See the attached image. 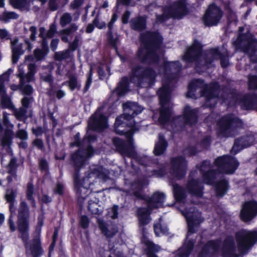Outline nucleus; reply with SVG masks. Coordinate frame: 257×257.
<instances>
[{
	"instance_id": "nucleus-1",
	"label": "nucleus",
	"mask_w": 257,
	"mask_h": 257,
	"mask_svg": "<svg viewBox=\"0 0 257 257\" xmlns=\"http://www.w3.org/2000/svg\"><path fill=\"white\" fill-rule=\"evenodd\" d=\"M125 112L116 117L114 129L115 133L120 136H124L126 141L117 137L114 138L112 142L116 151L122 156L135 159L137 153L135 151L133 142V135L139 131L134 119L135 116L141 113L143 108L137 103L126 102L123 104Z\"/></svg>"
},
{
	"instance_id": "nucleus-2",
	"label": "nucleus",
	"mask_w": 257,
	"mask_h": 257,
	"mask_svg": "<svg viewBox=\"0 0 257 257\" xmlns=\"http://www.w3.org/2000/svg\"><path fill=\"white\" fill-rule=\"evenodd\" d=\"M130 69L129 79L127 76H123L114 90L118 96H121L127 92L130 81L141 88L152 87L155 84L157 74L153 67L138 64L130 67Z\"/></svg>"
},
{
	"instance_id": "nucleus-3",
	"label": "nucleus",
	"mask_w": 257,
	"mask_h": 257,
	"mask_svg": "<svg viewBox=\"0 0 257 257\" xmlns=\"http://www.w3.org/2000/svg\"><path fill=\"white\" fill-rule=\"evenodd\" d=\"M140 41L143 44V48H139L136 53V58L143 64L158 65L161 61L159 52L164 38L158 30H148L140 35Z\"/></svg>"
},
{
	"instance_id": "nucleus-4",
	"label": "nucleus",
	"mask_w": 257,
	"mask_h": 257,
	"mask_svg": "<svg viewBox=\"0 0 257 257\" xmlns=\"http://www.w3.org/2000/svg\"><path fill=\"white\" fill-rule=\"evenodd\" d=\"M220 250L222 257H239L234 237L227 235L223 240L216 238L207 241L201 248L198 257H213Z\"/></svg>"
},
{
	"instance_id": "nucleus-5",
	"label": "nucleus",
	"mask_w": 257,
	"mask_h": 257,
	"mask_svg": "<svg viewBox=\"0 0 257 257\" xmlns=\"http://www.w3.org/2000/svg\"><path fill=\"white\" fill-rule=\"evenodd\" d=\"M71 157L75 168V172L73 175L74 189L78 200L79 201L80 200L84 201L85 199L86 196L82 195L81 187H83L85 188L84 186L85 181L86 179L88 180L90 177L89 174L86 178L83 177L82 179H80V169L85 165L87 160L85 151L84 149H79L71 155Z\"/></svg>"
},
{
	"instance_id": "nucleus-6",
	"label": "nucleus",
	"mask_w": 257,
	"mask_h": 257,
	"mask_svg": "<svg viewBox=\"0 0 257 257\" xmlns=\"http://www.w3.org/2000/svg\"><path fill=\"white\" fill-rule=\"evenodd\" d=\"M30 216V209L27 203L24 201H21L18 208L17 225L20 237L26 248H28L29 245Z\"/></svg>"
},
{
	"instance_id": "nucleus-7",
	"label": "nucleus",
	"mask_w": 257,
	"mask_h": 257,
	"mask_svg": "<svg viewBox=\"0 0 257 257\" xmlns=\"http://www.w3.org/2000/svg\"><path fill=\"white\" fill-rule=\"evenodd\" d=\"M237 47L249 57L252 63H257V39L250 33L240 34L236 41Z\"/></svg>"
},
{
	"instance_id": "nucleus-8",
	"label": "nucleus",
	"mask_w": 257,
	"mask_h": 257,
	"mask_svg": "<svg viewBox=\"0 0 257 257\" xmlns=\"http://www.w3.org/2000/svg\"><path fill=\"white\" fill-rule=\"evenodd\" d=\"M217 124L218 135L227 138L234 136L238 128L242 127L243 122L238 117L228 115L222 117Z\"/></svg>"
},
{
	"instance_id": "nucleus-9",
	"label": "nucleus",
	"mask_w": 257,
	"mask_h": 257,
	"mask_svg": "<svg viewBox=\"0 0 257 257\" xmlns=\"http://www.w3.org/2000/svg\"><path fill=\"white\" fill-rule=\"evenodd\" d=\"M133 195L138 200H145L149 208H160L164 205L165 195L163 193L156 192L151 196H146L142 186H138L133 192Z\"/></svg>"
},
{
	"instance_id": "nucleus-10",
	"label": "nucleus",
	"mask_w": 257,
	"mask_h": 257,
	"mask_svg": "<svg viewBox=\"0 0 257 257\" xmlns=\"http://www.w3.org/2000/svg\"><path fill=\"white\" fill-rule=\"evenodd\" d=\"M235 237L239 253L244 254L257 241V231L240 230L235 232Z\"/></svg>"
},
{
	"instance_id": "nucleus-11",
	"label": "nucleus",
	"mask_w": 257,
	"mask_h": 257,
	"mask_svg": "<svg viewBox=\"0 0 257 257\" xmlns=\"http://www.w3.org/2000/svg\"><path fill=\"white\" fill-rule=\"evenodd\" d=\"M223 16L221 8L214 3L210 4L202 18V21L205 27L216 26L220 22Z\"/></svg>"
},
{
	"instance_id": "nucleus-12",
	"label": "nucleus",
	"mask_w": 257,
	"mask_h": 257,
	"mask_svg": "<svg viewBox=\"0 0 257 257\" xmlns=\"http://www.w3.org/2000/svg\"><path fill=\"white\" fill-rule=\"evenodd\" d=\"M214 165L220 173L229 175L235 172L239 165V163L235 157L226 155L217 157L214 161Z\"/></svg>"
},
{
	"instance_id": "nucleus-13",
	"label": "nucleus",
	"mask_w": 257,
	"mask_h": 257,
	"mask_svg": "<svg viewBox=\"0 0 257 257\" xmlns=\"http://www.w3.org/2000/svg\"><path fill=\"white\" fill-rule=\"evenodd\" d=\"M203 48L201 43L194 39L192 45L187 49L183 57V60L188 63L195 62V67H200Z\"/></svg>"
},
{
	"instance_id": "nucleus-14",
	"label": "nucleus",
	"mask_w": 257,
	"mask_h": 257,
	"mask_svg": "<svg viewBox=\"0 0 257 257\" xmlns=\"http://www.w3.org/2000/svg\"><path fill=\"white\" fill-rule=\"evenodd\" d=\"M171 174L178 180L183 179L187 173V162L182 156L172 157L170 160Z\"/></svg>"
},
{
	"instance_id": "nucleus-15",
	"label": "nucleus",
	"mask_w": 257,
	"mask_h": 257,
	"mask_svg": "<svg viewBox=\"0 0 257 257\" xmlns=\"http://www.w3.org/2000/svg\"><path fill=\"white\" fill-rule=\"evenodd\" d=\"M108 117L103 113L92 114L88 121V129L96 133L103 132L108 127Z\"/></svg>"
},
{
	"instance_id": "nucleus-16",
	"label": "nucleus",
	"mask_w": 257,
	"mask_h": 257,
	"mask_svg": "<svg viewBox=\"0 0 257 257\" xmlns=\"http://www.w3.org/2000/svg\"><path fill=\"white\" fill-rule=\"evenodd\" d=\"M167 8L174 19H182L188 13L186 0L176 1Z\"/></svg>"
},
{
	"instance_id": "nucleus-17",
	"label": "nucleus",
	"mask_w": 257,
	"mask_h": 257,
	"mask_svg": "<svg viewBox=\"0 0 257 257\" xmlns=\"http://www.w3.org/2000/svg\"><path fill=\"white\" fill-rule=\"evenodd\" d=\"M254 142V136L251 133L241 136L235 140L230 153L235 155L242 149L252 145Z\"/></svg>"
},
{
	"instance_id": "nucleus-18",
	"label": "nucleus",
	"mask_w": 257,
	"mask_h": 257,
	"mask_svg": "<svg viewBox=\"0 0 257 257\" xmlns=\"http://www.w3.org/2000/svg\"><path fill=\"white\" fill-rule=\"evenodd\" d=\"M257 216V201L254 200L245 202L242 205L240 218L244 222H248Z\"/></svg>"
},
{
	"instance_id": "nucleus-19",
	"label": "nucleus",
	"mask_w": 257,
	"mask_h": 257,
	"mask_svg": "<svg viewBox=\"0 0 257 257\" xmlns=\"http://www.w3.org/2000/svg\"><path fill=\"white\" fill-rule=\"evenodd\" d=\"M220 91V85L217 82L203 85L201 90V96H204L207 101L218 98Z\"/></svg>"
},
{
	"instance_id": "nucleus-20",
	"label": "nucleus",
	"mask_w": 257,
	"mask_h": 257,
	"mask_svg": "<svg viewBox=\"0 0 257 257\" xmlns=\"http://www.w3.org/2000/svg\"><path fill=\"white\" fill-rule=\"evenodd\" d=\"M241 108L245 110L257 111V93H246L240 99Z\"/></svg>"
},
{
	"instance_id": "nucleus-21",
	"label": "nucleus",
	"mask_w": 257,
	"mask_h": 257,
	"mask_svg": "<svg viewBox=\"0 0 257 257\" xmlns=\"http://www.w3.org/2000/svg\"><path fill=\"white\" fill-rule=\"evenodd\" d=\"M186 187L191 195L200 197L203 195L204 186L198 179L189 178Z\"/></svg>"
},
{
	"instance_id": "nucleus-22",
	"label": "nucleus",
	"mask_w": 257,
	"mask_h": 257,
	"mask_svg": "<svg viewBox=\"0 0 257 257\" xmlns=\"http://www.w3.org/2000/svg\"><path fill=\"white\" fill-rule=\"evenodd\" d=\"M183 119L186 125L192 126L196 124L198 119V110L192 109L188 105H186L183 109Z\"/></svg>"
},
{
	"instance_id": "nucleus-23",
	"label": "nucleus",
	"mask_w": 257,
	"mask_h": 257,
	"mask_svg": "<svg viewBox=\"0 0 257 257\" xmlns=\"http://www.w3.org/2000/svg\"><path fill=\"white\" fill-rule=\"evenodd\" d=\"M158 208H149L144 207H138L136 210V215L138 217L140 226H145L148 224L151 220L150 215L152 210Z\"/></svg>"
},
{
	"instance_id": "nucleus-24",
	"label": "nucleus",
	"mask_w": 257,
	"mask_h": 257,
	"mask_svg": "<svg viewBox=\"0 0 257 257\" xmlns=\"http://www.w3.org/2000/svg\"><path fill=\"white\" fill-rule=\"evenodd\" d=\"M188 226V234L196 233L200 223L203 221L200 216L189 213L185 215Z\"/></svg>"
},
{
	"instance_id": "nucleus-25",
	"label": "nucleus",
	"mask_w": 257,
	"mask_h": 257,
	"mask_svg": "<svg viewBox=\"0 0 257 257\" xmlns=\"http://www.w3.org/2000/svg\"><path fill=\"white\" fill-rule=\"evenodd\" d=\"M161 105H168L171 99V90L168 83H164L157 91Z\"/></svg>"
},
{
	"instance_id": "nucleus-26",
	"label": "nucleus",
	"mask_w": 257,
	"mask_h": 257,
	"mask_svg": "<svg viewBox=\"0 0 257 257\" xmlns=\"http://www.w3.org/2000/svg\"><path fill=\"white\" fill-rule=\"evenodd\" d=\"M189 235L187 234L183 245L178 249L179 257H189L194 248L195 240L193 239H188Z\"/></svg>"
},
{
	"instance_id": "nucleus-27",
	"label": "nucleus",
	"mask_w": 257,
	"mask_h": 257,
	"mask_svg": "<svg viewBox=\"0 0 257 257\" xmlns=\"http://www.w3.org/2000/svg\"><path fill=\"white\" fill-rule=\"evenodd\" d=\"M168 147V143L164 135L162 134H159L158 140L155 144L153 153L156 156H160L166 152Z\"/></svg>"
},
{
	"instance_id": "nucleus-28",
	"label": "nucleus",
	"mask_w": 257,
	"mask_h": 257,
	"mask_svg": "<svg viewBox=\"0 0 257 257\" xmlns=\"http://www.w3.org/2000/svg\"><path fill=\"white\" fill-rule=\"evenodd\" d=\"M212 186H215V192L218 198L223 197L227 192L229 188V181L225 178L220 179L216 181Z\"/></svg>"
},
{
	"instance_id": "nucleus-29",
	"label": "nucleus",
	"mask_w": 257,
	"mask_h": 257,
	"mask_svg": "<svg viewBox=\"0 0 257 257\" xmlns=\"http://www.w3.org/2000/svg\"><path fill=\"white\" fill-rule=\"evenodd\" d=\"M169 183L173 186V196L176 201L184 203L187 197L184 188L177 183H174L172 179L169 180Z\"/></svg>"
},
{
	"instance_id": "nucleus-30",
	"label": "nucleus",
	"mask_w": 257,
	"mask_h": 257,
	"mask_svg": "<svg viewBox=\"0 0 257 257\" xmlns=\"http://www.w3.org/2000/svg\"><path fill=\"white\" fill-rule=\"evenodd\" d=\"M130 24L132 30L142 32L147 29V18L141 16L134 17L131 20Z\"/></svg>"
},
{
	"instance_id": "nucleus-31",
	"label": "nucleus",
	"mask_w": 257,
	"mask_h": 257,
	"mask_svg": "<svg viewBox=\"0 0 257 257\" xmlns=\"http://www.w3.org/2000/svg\"><path fill=\"white\" fill-rule=\"evenodd\" d=\"M221 174L217 168L216 169H210L201 174L203 183L208 185H213L215 183L219 175Z\"/></svg>"
},
{
	"instance_id": "nucleus-32",
	"label": "nucleus",
	"mask_w": 257,
	"mask_h": 257,
	"mask_svg": "<svg viewBox=\"0 0 257 257\" xmlns=\"http://www.w3.org/2000/svg\"><path fill=\"white\" fill-rule=\"evenodd\" d=\"M204 83V80L201 79H197L191 81L188 85L187 97L192 98L198 88L202 89Z\"/></svg>"
},
{
	"instance_id": "nucleus-33",
	"label": "nucleus",
	"mask_w": 257,
	"mask_h": 257,
	"mask_svg": "<svg viewBox=\"0 0 257 257\" xmlns=\"http://www.w3.org/2000/svg\"><path fill=\"white\" fill-rule=\"evenodd\" d=\"M14 133L12 129H5L3 136H0L1 145L3 148L10 147L13 143Z\"/></svg>"
},
{
	"instance_id": "nucleus-34",
	"label": "nucleus",
	"mask_w": 257,
	"mask_h": 257,
	"mask_svg": "<svg viewBox=\"0 0 257 257\" xmlns=\"http://www.w3.org/2000/svg\"><path fill=\"white\" fill-rule=\"evenodd\" d=\"M167 105H161V108L158 120L160 123L162 124H165L170 121L172 114L171 108Z\"/></svg>"
},
{
	"instance_id": "nucleus-35",
	"label": "nucleus",
	"mask_w": 257,
	"mask_h": 257,
	"mask_svg": "<svg viewBox=\"0 0 257 257\" xmlns=\"http://www.w3.org/2000/svg\"><path fill=\"white\" fill-rule=\"evenodd\" d=\"M98 226L101 232L106 237L109 239L113 237L117 233L116 229L112 227L111 229L108 228V225L102 220L98 221Z\"/></svg>"
},
{
	"instance_id": "nucleus-36",
	"label": "nucleus",
	"mask_w": 257,
	"mask_h": 257,
	"mask_svg": "<svg viewBox=\"0 0 257 257\" xmlns=\"http://www.w3.org/2000/svg\"><path fill=\"white\" fill-rule=\"evenodd\" d=\"M142 242L147 246L145 252L147 257H158L155 253L157 251V250L156 248V245L153 242L150 241L145 236H143Z\"/></svg>"
},
{
	"instance_id": "nucleus-37",
	"label": "nucleus",
	"mask_w": 257,
	"mask_h": 257,
	"mask_svg": "<svg viewBox=\"0 0 257 257\" xmlns=\"http://www.w3.org/2000/svg\"><path fill=\"white\" fill-rule=\"evenodd\" d=\"M30 250L31 254L36 253H43L44 250L42 246L40 237L35 236L32 240V243L30 245Z\"/></svg>"
},
{
	"instance_id": "nucleus-38",
	"label": "nucleus",
	"mask_w": 257,
	"mask_h": 257,
	"mask_svg": "<svg viewBox=\"0 0 257 257\" xmlns=\"http://www.w3.org/2000/svg\"><path fill=\"white\" fill-rule=\"evenodd\" d=\"M9 3L14 9L21 11H28L31 5V0H9Z\"/></svg>"
},
{
	"instance_id": "nucleus-39",
	"label": "nucleus",
	"mask_w": 257,
	"mask_h": 257,
	"mask_svg": "<svg viewBox=\"0 0 257 257\" xmlns=\"http://www.w3.org/2000/svg\"><path fill=\"white\" fill-rule=\"evenodd\" d=\"M153 228L157 237L160 236L161 235H168L169 234V228L165 223H162L160 222L154 223Z\"/></svg>"
},
{
	"instance_id": "nucleus-40",
	"label": "nucleus",
	"mask_w": 257,
	"mask_h": 257,
	"mask_svg": "<svg viewBox=\"0 0 257 257\" xmlns=\"http://www.w3.org/2000/svg\"><path fill=\"white\" fill-rule=\"evenodd\" d=\"M34 186L32 182H29L27 184V189L26 191V198L27 200L31 202L32 207H36V200L33 197Z\"/></svg>"
},
{
	"instance_id": "nucleus-41",
	"label": "nucleus",
	"mask_w": 257,
	"mask_h": 257,
	"mask_svg": "<svg viewBox=\"0 0 257 257\" xmlns=\"http://www.w3.org/2000/svg\"><path fill=\"white\" fill-rule=\"evenodd\" d=\"M67 85L71 91H74L76 88L79 89L81 86L78 84L77 77L74 75H70L69 77V80L62 83V85Z\"/></svg>"
},
{
	"instance_id": "nucleus-42",
	"label": "nucleus",
	"mask_w": 257,
	"mask_h": 257,
	"mask_svg": "<svg viewBox=\"0 0 257 257\" xmlns=\"http://www.w3.org/2000/svg\"><path fill=\"white\" fill-rule=\"evenodd\" d=\"M107 41L108 45L114 49L116 53H118V42L119 41V36L116 35L114 37L113 33L111 34H106Z\"/></svg>"
},
{
	"instance_id": "nucleus-43",
	"label": "nucleus",
	"mask_w": 257,
	"mask_h": 257,
	"mask_svg": "<svg viewBox=\"0 0 257 257\" xmlns=\"http://www.w3.org/2000/svg\"><path fill=\"white\" fill-rule=\"evenodd\" d=\"M19 17V15L15 12H5L3 13L0 20L5 23H8L10 20H17Z\"/></svg>"
},
{
	"instance_id": "nucleus-44",
	"label": "nucleus",
	"mask_w": 257,
	"mask_h": 257,
	"mask_svg": "<svg viewBox=\"0 0 257 257\" xmlns=\"http://www.w3.org/2000/svg\"><path fill=\"white\" fill-rule=\"evenodd\" d=\"M24 81L23 78L20 80L19 88L22 91L23 94L26 95H31L33 92V88L31 85H24Z\"/></svg>"
},
{
	"instance_id": "nucleus-45",
	"label": "nucleus",
	"mask_w": 257,
	"mask_h": 257,
	"mask_svg": "<svg viewBox=\"0 0 257 257\" xmlns=\"http://www.w3.org/2000/svg\"><path fill=\"white\" fill-rule=\"evenodd\" d=\"M10 73H4L0 75V96L4 95L7 93L5 82L9 79Z\"/></svg>"
},
{
	"instance_id": "nucleus-46",
	"label": "nucleus",
	"mask_w": 257,
	"mask_h": 257,
	"mask_svg": "<svg viewBox=\"0 0 257 257\" xmlns=\"http://www.w3.org/2000/svg\"><path fill=\"white\" fill-rule=\"evenodd\" d=\"M196 167L198 169L201 175L203 172L207 171V169H211L212 166L211 164V161L209 160L206 159L197 164Z\"/></svg>"
},
{
	"instance_id": "nucleus-47",
	"label": "nucleus",
	"mask_w": 257,
	"mask_h": 257,
	"mask_svg": "<svg viewBox=\"0 0 257 257\" xmlns=\"http://www.w3.org/2000/svg\"><path fill=\"white\" fill-rule=\"evenodd\" d=\"M70 56V51L66 49L64 51L56 52L54 54V59L57 61H62L68 58Z\"/></svg>"
},
{
	"instance_id": "nucleus-48",
	"label": "nucleus",
	"mask_w": 257,
	"mask_h": 257,
	"mask_svg": "<svg viewBox=\"0 0 257 257\" xmlns=\"http://www.w3.org/2000/svg\"><path fill=\"white\" fill-rule=\"evenodd\" d=\"M17 191L16 189L13 188H8L6 190L5 198L7 202L11 203L15 202L17 197Z\"/></svg>"
},
{
	"instance_id": "nucleus-49",
	"label": "nucleus",
	"mask_w": 257,
	"mask_h": 257,
	"mask_svg": "<svg viewBox=\"0 0 257 257\" xmlns=\"http://www.w3.org/2000/svg\"><path fill=\"white\" fill-rule=\"evenodd\" d=\"M59 229L58 227H55L54 231L52 237V242L49 247V252L48 257H51L52 252L53 251L56 245V243L58 238Z\"/></svg>"
},
{
	"instance_id": "nucleus-50",
	"label": "nucleus",
	"mask_w": 257,
	"mask_h": 257,
	"mask_svg": "<svg viewBox=\"0 0 257 257\" xmlns=\"http://www.w3.org/2000/svg\"><path fill=\"white\" fill-rule=\"evenodd\" d=\"M48 53L49 52L47 51L38 48H36L33 52V55L36 61H41L44 60Z\"/></svg>"
},
{
	"instance_id": "nucleus-51",
	"label": "nucleus",
	"mask_w": 257,
	"mask_h": 257,
	"mask_svg": "<svg viewBox=\"0 0 257 257\" xmlns=\"http://www.w3.org/2000/svg\"><path fill=\"white\" fill-rule=\"evenodd\" d=\"M19 165L17 164V159L15 157H12L8 164V173H13L16 175Z\"/></svg>"
},
{
	"instance_id": "nucleus-52",
	"label": "nucleus",
	"mask_w": 257,
	"mask_h": 257,
	"mask_svg": "<svg viewBox=\"0 0 257 257\" xmlns=\"http://www.w3.org/2000/svg\"><path fill=\"white\" fill-rule=\"evenodd\" d=\"M170 18H172V16L169 14V11H167V8H166L164 10L163 14L156 16V22L162 24L166 22Z\"/></svg>"
},
{
	"instance_id": "nucleus-53",
	"label": "nucleus",
	"mask_w": 257,
	"mask_h": 257,
	"mask_svg": "<svg viewBox=\"0 0 257 257\" xmlns=\"http://www.w3.org/2000/svg\"><path fill=\"white\" fill-rule=\"evenodd\" d=\"M163 68L165 71H170L171 70V67H176V68L180 69L181 65L179 61H176L174 62H168L164 61L163 65Z\"/></svg>"
},
{
	"instance_id": "nucleus-54",
	"label": "nucleus",
	"mask_w": 257,
	"mask_h": 257,
	"mask_svg": "<svg viewBox=\"0 0 257 257\" xmlns=\"http://www.w3.org/2000/svg\"><path fill=\"white\" fill-rule=\"evenodd\" d=\"M76 30L77 27L75 26V25H73L71 26V27L63 30L61 31V34H65V36L62 35L61 36L62 41L64 42L67 43L68 42V38L67 36L70 35L72 32L75 31Z\"/></svg>"
},
{
	"instance_id": "nucleus-55",
	"label": "nucleus",
	"mask_w": 257,
	"mask_h": 257,
	"mask_svg": "<svg viewBox=\"0 0 257 257\" xmlns=\"http://www.w3.org/2000/svg\"><path fill=\"white\" fill-rule=\"evenodd\" d=\"M1 96V105L3 108H11L13 105L10 98L8 96L7 94Z\"/></svg>"
},
{
	"instance_id": "nucleus-56",
	"label": "nucleus",
	"mask_w": 257,
	"mask_h": 257,
	"mask_svg": "<svg viewBox=\"0 0 257 257\" xmlns=\"http://www.w3.org/2000/svg\"><path fill=\"white\" fill-rule=\"evenodd\" d=\"M248 87L250 90H257V75H250L248 77Z\"/></svg>"
},
{
	"instance_id": "nucleus-57",
	"label": "nucleus",
	"mask_w": 257,
	"mask_h": 257,
	"mask_svg": "<svg viewBox=\"0 0 257 257\" xmlns=\"http://www.w3.org/2000/svg\"><path fill=\"white\" fill-rule=\"evenodd\" d=\"M39 169L41 172H45L47 174L49 172V163L47 161L44 159L42 158L39 161Z\"/></svg>"
},
{
	"instance_id": "nucleus-58",
	"label": "nucleus",
	"mask_w": 257,
	"mask_h": 257,
	"mask_svg": "<svg viewBox=\"0 0 257 257\" xmlns=\"http://www.w3.org/2000/svg\"><path fill=\"white\" fill-rule=\"evenodd\" d=\"M185 154L188 157L196 155L199 151L196 146H189L184 149Z\"/></svg>"
},
{
	"instance_id": "nucleus-59",
	"label": "nucleus",
	"mask_w": 257,
	"mask_h": 257,
	"mask_svg": "<svg viewBox=\"0 0 257 257\" xmlns=\"http://www.w3.org/2000/svg\"><path fill=\"white\" fill-rule=\"evenodd\" d=\"M90 223V220L86 215H82L80 217L79 224L80 226L83 229L88 228Z\"/></svg>"
},
{
	"instance_id": "nucleus-60",
	"label": "nucleus",
	"mask_w": 257,
	"mask_h": 257,
	"mask_svg": "<svg viewBox=\"0 0 257 257\" xmlns=\"http://www.w3.org/2000/svg\"><path fill=\"white\" fill-rule=\"evenodd\" d=\"M92 75L93 70L92 67H91L88 74V76L87 78L86 83L83 88V93H86L90 88V85L92 82Z\"/></svg>"
},
{
	"instance_id": "nucleus-61",
	"label": "nucleus",
	"mask_w": 257,
	"mask_h": 257,
	"mask_svg": "<svg viewBox=\"0 0 257 257\" xmlns=\"http://www.w3.org/2000/svg\"><path fill=\"white\" fill-rule=\"evenodd\" d=\"M92 75L93 70L92 67H91L88 74V76L87 78L86 83L83 88V93H86L90 88V85L92 82Z\"/></svg>"
},
{
	"instance_id": "nucleus-62",
	"label": "nucleus",
	"mask_w": 257,
	"mask_h": 257,
	"mask_svg": "<svg viewBox=\"0 0 257 257\" xmlns=\"http://www.w3.org/2000/svg\"><path fill=\"white\" fill-rule=\"evenodd\" d=\"M54 193L58 194L60 196H63L65 193V187L64 184L60 182H57L56 187L54 189Z\"/></svg>"
},
{
	"instance_id": "nucleus-63",
	"label": "nucleus",
	"mask_w": 257,
	"mask_h": 257,
	"mask_svg": "<svg viewBox=\"0 0 257 257\" xmlns=\"http://www.w3.org/2000/svg\"><path fill=\"white\" fill-rule=\"evenodd\" d=\"M153 173L158 177H164L167 174L166 166L164 164H161L160 167L158 169L154 170Z\"/></svg>"
},
{
	"instance_id": "nucleus-64",
	"label": "nucleus",
	"mask_w": 257,
	"mask_h": 257,
	"mask_svg": "<svg viewBox=\"0 0 257 257\" xmlns=\"http://www.w3.org/2000/svg\"><path fill=\"white\" fill-rule=\"evenodd\" d=\"M74 141L70 143V147H80L82 145V142L80 138V134L79 132L77 133L73 137Z\"/></svg>"
}]
</instances>
